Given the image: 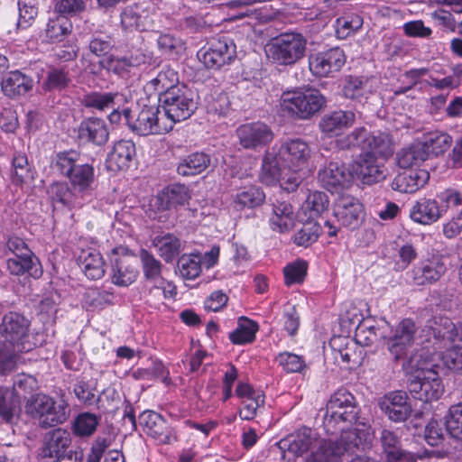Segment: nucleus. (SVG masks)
<instances>
[{
	"instance_id": "26",
	"label": "nucleus",
	"mask_w": 462,
	"mask_h": 462,
	"mask_svg": "<svg viewBox=\"0 0 462 462\" xmlns=\"http://www.w3.org/2000/svg\"><path fill=\"white\" fill-rule=\"evenodd\" d=\"M352 174L344 163L330 162L319 171L318 180L330 192H337L351 181Z\"/></svg>"
},
{
	"instance_id": "54",
	"label": "nucleus",
	"mask_w": 462,
	"mask_h": 462,
	"mask_svg": "<svg viewBox=\"0 0 462 462\" xmlns=\"http://www.w3.org/2000/svg\"><path fill=\"white\" fill-rule=\"evenodd\" d=\"M321 229L319 223L308 221L295 233L293 241L299 246L308 247L318 240Z\"/></svg>"
},
{
	"instance_id": "17",
	"label": "nucleus",
	"mask_w": 462,
	"mask_h": 462,
	"mask_svg": "<svg viewBox=\"0 0 462 462\" xmlns=\"http://www.w3.org/2000/svg\"><path fill=\"white\" fill-rule=\"evenodd\" d=\"M346 63L342 49L336 47L313 54L309 59L311 73L317 77H329L338 72Z\"/></svg>"
},
{
	"instance_id": "48",
	"label": "nucleus",
	"mask_w": 462,
	"mask_h": 462,
	"mask_svg": "<svg viewBox=\"0 0 462 462\" xmlns=\"http://www.w3.org/2000/svg\"><path fill=\"white\" fill-rule=\"evenodd\" d=\"M139 257L142 263V268L145 282L158 281L162 282L164 279L162 276V264L157 260L153 254L146 249H141Z\"/></svg>"
},
{
	"instance_id": "8",
	"label": "nucleus",
	"mask_w": 462,
	"mask_h": 462,
	"mask_svg": "<svg viewBox=\"0 0 462 462\" xmlns=\"http://www.w3.org/2000/svg\"><path fill=\"white\" fill-rule=\"evenodd\" d=\"M26 412L37 420L42 428L55 427L64 423L69 416L68 402L55 400L46 394H35L26 403Z\"/></svg>"
},
{
	"instance_id": "27",
	"label": "nucleus",
	"mask_w": 462,
	"mask_h": 462,
	"mask_svg": "<svg viewBox=\"0 0 462 462\" xmlns=\"http://www.w3.org/2000/svg\"><path fill=\"white\" fill-rule=\"evenodd\" d=\"M380 408L394 422L405 421L411 413L408 394L394 391L386 394L379 403Z\"/></svg>"
},
{
	"instance_id": "20",
	"label": "nucleus",
	"mask_w": 462,
	"mask_h": 462,
	"mask_svg": "<svg viewBox=\"0 0 462 462\" xmlns=\"http://www.w3.org/2000/svg\"><path fill=\"white\" fill-rule=\"evenodd\" d=\"M447 272L445 258L441 254H434L422 260L412 271V280L418 286L430 285L438 281Z\"/></svg>"
},
{
	"instance_id": "51",
	"label": "nucleus",
	"mask_w": 462,
	"mask_h": 462,
	"mask_svg": "<svg viewBox=\"0 0 462 462\" xmlns=\"http://www.w3.org/2000/svg\"><path fill=\"white\" fill-rule=\"evenodd\" d=\"M180 274L188 280L197 278L201 273V256L199 254H183L178 260Z\"/></svg>"
},
{
	"instance_id": "4",
	"label": "nucleus",
	"mask_w": 462,
	"mask_h": 462,
	"mask_svg": "<svg viewBox=\"0 0 462 462\" xmlns=\"http://www.w3.org/2000/svg\"><path fill=\"white\" fill-rule=\"evenodd\" d=\"M52 167L62 176L69 179L70 185L82 195L88 202L93 198L95 183L94 167L88 163L80 162V154L69 150L58 152Z\"/></svg>"
},
{
	"instance_id": "30",
	"label": "nucleus",
	"mask_w": 462,
	"mask_h": 462,
	"mask_svg": "<svg viewBox=\"0 0 462 462\" xmlns=\"http://www.w3.org/2000/svg\"><path fill=\"white\" fill-rule=\"evenodd\" d=\"M430 173L423 169L409 170L401 172L392 181V189L402 193H413L429 180Z\"/></svg>"
},
{
	"instance_id": "46",
	"label": "nucleus",
	"mask_w": 462,
	"mask_h": 462,
	"mask_svg": "<svg viewBox=\"0 0 462 462\" xmlns=\"http://www.w3.org/2000/svg\"><path fill=\"white\" fill-rule=\"evenodd\" d=\"M152 243L159 255L167 263L171 262L180 252V240L172 234L156 236Z\"/></svg>"
},
{
	"instance_id": "11",
	"label": "nucleus",
	"mask_w": 462,
	"mask_h": 462,
	"mask_svg": "<svg viewBox=\"0 0 462 462\" xmlns=\"http://www.w3.org/2000/svg\"><path fill=\"white\" fill-rule=\"evenodd\" d=\"M307 41L302 34L285 32L273 38L267 45V56L274 63L291 66L300 60L306 51Z\"/></svg>"
},
{
	"instance_id": "53",
	"label": "nucleus",
	"mask_w": 462,
	"mask_h": 462,
	"mask_svg": "<svg viewBox=\"0 0 462 462\" xmlns=\"http://www.w3.org/2000/svg\"><path fill=\"white\" fill-rule=\"evenodd\" d=\"M257 330L258 326L254 321L242 317L238 328L230 334L229 337L234 344L250 343L254 339Z\"/></svg>"
},
{
	"instance_id": "36",
	"label": "nucleus",
	"mask_w": 462,
	"mask_h": 462,
	"mask_svg": "<svg viewBox=\"0 0 462 462\" xmlns=\"http://www.w3.org/2000/svg\"><path fill=\"white\" fill-rule=\"evenodd\" d=\"M355 121L354 112L338 110L325 115L319 122V127L328 135H337L343 128L351 126Z\"/></svg>"
},
{
	"instance_id": "12",
	"label": "nucleus",
	"mask_w": 462,
	"mask_h": 462,
	"mask_svg": "<svg viewBox=\"0 0 462 462\" xmlns=\"http://www.w3.org/2000/svg\"><path fill=\"white\" fill-rule=\"evenodd\" d=\"M358 419L355 397L346 389L335 392L326 405L323 423L327 430H334L339 423H354Z\"/></svg>"
},
{
	"instance_id": "16",
	"label": "nucleus",
	"mask_w": 462,
	"mask_h": 462,
	"mask_svg": "<svg viewBox=\"0 0 462 462\" xmlns=\"http://www.w3.org/2000/svg\"><path fill=\"white\" fill-rule=\"evenodd\" d=\"M417 328L411 319H402L387 338V349L395 361L404 358L414 344Z\"/></svg>"
},
{
	"instance_id": "62",
	"label": "nucleus",
	"mask_w": 462,
	"mask_h": 462,
	"mask_svg": "<svg viewBox=\"0 0 462 462\" xmlns=\"http://www.w3.org/2000/svg\"><path fill=\"white\" fill-rule=\"evenodd\" d=\"M100 65L108 71L123 76L135 63L132 58L109 56L100 60Z\"/></svg>"
},
{
	"instance_id": "57",
	"label": "nucleus",
	"mask_w": 462,
	"mask_h": 462,
	"mask_svg": "<svg viewBox=\"0 0 462 462\" xmlns=\"http://www.w3.org/2000/svg\"><path fill=\"white\" fill-rule=\"evenodd\" d=\"M84 303L88 308L102 309L106 305L113 304L112 292L97 288L88 289L83 296Z\"/></svg>"
},
{
	"instance_id": "33",
	"label": "nucleus",
	"mask_w": 462,
	"mask_h": 462,
	"mask_svg": "<svg viewBox=\"0 0 462 462\" xmlns=\"http://www.w3.org/2000/svg\"><path fill=\"white\" fill-rule=\"evenodd\" d=\"M428 323L426 328L431 332L436 343L447 346L450 343L456 342L458 335V324H454L450 319L446 317L434 318Z\"/></svg>"
},
{
	"instance_id": "38",
	"label": "nucleus",
	"mask_w": 462,
	"mask_h": 462,
	"mask_svg": "<svg viewBox=\"0 0 462 462\" xmlns=\"http://www.w3.org/2000/svg\"><path fill=\"white\" fill-rule=\"evenodd\" d=\"M265 199L263 191L256 186H247L237 190L233 197V206L236 210L254 208L261 206Z\"/></svg>"
},
{
	"instance_id": "63",
	"label": "nucleus",
	"mask_w": 462,
	"mask_h": 462,
	"mask_svg": "<svg viewBox=\"0 0 462 462\" xmlns=\"http://www.w3.org/2000/svg\"><path fill=\"white\" fill-rule=\"evenodd\" d=\"M70 79L63 69H52L48 72L42 88L47 91L61 90L68 87Z\"/></svg>"
},
{
	"instance_id": "2",
	"label": "nucleus",
	"mask_w": 462,
	"mask_h": 462,
	"mask_svg": "<svg viewBox=\"0 0 462 462\" xmlns=\"http://www.w3.org/2000/svg\"><path fill=\"white\" fill-rule=\"evenodd\" d=\"M310 155L309 144L300 138L287 140L279 147L273 146L264 152L262 160V181L273 184L281 176L282 169L293 171L303 169L307 166Z\"/></svg>"
},
{
	"instance_id": "29",
	"label": "nucleus",
	"mask_w": 462,
	"mask_h": 462,
	"mask_svg": "<svg viewBox=\"0 0 462 462\" xmlns=\"http://www.w3.org/2000/svg\"><path fill=\"white\" fill-rule=\"evenodd\" d=\"M139 270L135 259L129 256L116 258L112 263V282L117 286L127 287L135 282Z\"/></svg>"
},
{
	"instance_id": "34",
	"label": "nucleus",
	"mask_w": 462,
	"mask_h": 462,
	"mask_svg": "<svg viewBox=\"0 0 462 462\" xmlns=\"http://www.w3.org/2000/svg\"><path fill=\"white\" fill-rule=\"evenodd\" d=\"M32 86L33 80L19 70L9 72L1 83L3 92L9 97L25 95Z\"/></svg>"
},
{
	"instance_id": "44",
	"label": "nucleus",
	"mask_w": 462,
	"mask_h": 462,
	"mask_svg": "<svg viewBox=\"0 0 462 462\" xmlns=\"http://www.w3.org/2000/svg\"><path fill=\"white\" fill-rule=\"evenodd\" d=\"M386 328L388 324L376 327L372 325L370 320H364L356 328V340L360 345L371 346L381 338H386Z\"/></svg>"
},
{
	"instance_id": "28",
	"label": "nucleus",
	"mask_w": 462,
	"mask_h": 462,
	"mask_svg": "<svg viewBox=\"0 0 462 462\" xmlns=\"http://www.w3.org/2000/svg\"><path fill=\"white\" fill-rule=\"evenodd\" d=\"M79 138L95 145H104L109 138L106 121L99 117H88L79 126Z\"/></svg>"
},
{
	"instance_id": "23",
	"label": "nucleus",
	"mask_w": 462,
	"mask_h": 462,
	"mask_svg": "<svg viewBox=\"0 0 462 462\" xmlns=\"http://www.w3.org/2000/svg\"><path fill=\"white\" fill-rule=\"evenodd\" d=\"M190 199V192L184 184L174 183L163 188L153 199L150 206L158 211L170 210L185 205Z\"/></svg>"
},
{
	"instance_id": "58",
	"label": "nucleus",
	"mask_w": 462,
	"mask_h": 462,
	"mask_svg": "<svg viewBox=\"0 0 462 462\" xmlns=\"http://www.w3.org/2000/svg\"><path fill=\"white\" fill-rule=\"evenodd\" d=\"M117 97V93L91 92L84 97L83 104L86 107L103 111L107 108H112L115 105V99Z\"/></svg>"
},
{
	"instance_id": "3",
	"label": "nucleus",
	"mask_w": 462,
	"mask_h": 462,
	"mask_svg": "<svg viewBox=\"0 0 462 462\" xmlns=\"http://www.w3.org/2000/svg\"><path fill=\"white\" fill-rule=\"evenodd\" d=\"M31 321L17 311L5 313L0 323V335L8 342L7 346L0 345V374H5L14 366V356L19 352H29L33 344L29 341Z\"/></svg>"
},
{
	"instance_id": "22",
	"label": "nucleus",
	"mask_w": 462,
	"mask_h": 462,
	"mask_svg": "<svg viewBox=\"0 0 462 462\" xmlns=\"http://www.w3.org/2000/svg\"><path fill=\"white\" fill-rule=\"evenodd\" d=\"M354 172L363 184L372 185L384 180L385 166L372 152H363L354 165Z\"/></svg>"
},
{
	"instance_id": "24",
	"label": "nucleus",
	"mask_w": 462,
	"mask_h": 462,
	"mask_svg": "<svg viewBox=\"0 0 462 462\" xmlns=\"http://www.w3.org/2000/svg\"><path fill=\"white\" fill-rule=\"evenodd\" d=\"M379 441L384 462H417L412 453L402 448L397 432L383 429L381 430Z\"/></svg>"
},
{
	"instance_id": "5",
	"label": "nucleus",
	"mask_w": 462,
	"mask_h": 462,
	"mask_svg": "<svg viewBox=\"0 0 462 462\" xmlns=\"http://www.w3.org/2000/svg\"><path fill=\"white\" fill-rule=\"evenodd\" d=\"M335 147L341 151L359 148L376 157H386L393 153V141L389 134L381 131L370 132L364 126L355 128L349 134L336 139Z\"/></svg>"
},
{
	"instance_id": "40",
	"label": "nucleus",
	"mask_w": 462,
	"mask_h": 462,
	"mask_svg": "<svg viewBox=\"0 0 462 462\" xmlns=\"http://www.w3.org/2000/svg\"><path fill=\"white\" fill-rule=\"evenodd\" d=\"M79 262L86 276L91 280H99L105 275V262L97 251H83Z\"/></svg>"
},
{
	"instance_id": "6",
	"label": "nucleus",
	"mask_w": 462,
	"mask_h": 462,
	"mask_svg": "<svg viewBox=\"0 0 462 462\" xmlns=\"http://www.w3.org/2000/svg\"><path fill=\"white\" fill-rule=\"evenodd\" d=\"M325 97L316 88L285 91L280 99L282 111L300 120L310 119L325 106Z\"/></svg>"
},
{
	"instance_id": "60",
	"label": "nucleus",
	"mask_w": 462,
	"mask_h": 462,
	"mask_svg": "<svg viewBox=\"0 0 462 462\" xmlns=\"http://www.w3.org/2000/svg\"><path fill=\"white\" fill-rule=\"evenodd\" d=\"M98 425V418L91 413L85 412L79 414L73 424V431L80 437L91 436Z\"/></svg>"
},
{
	"instance_id": "43",
	"label": "nucleus",
	"mask_w": 462,
	"mask_h": 462,
	"mask_svg": "<svg viewBox=\"0 0 462 462\" xmlns=\"http://www.w3.org/2000/svg\"><path fill=\"white\" fill-rule=\"evenodd\" d=\"M20 397L14 389L0 387V417L11 422L20 411Z\"/></svg>"
},
{
	"instance_id": "9",
	"label": "nucleus",
	"mask_w": 462,
	"mask_h": 462,
	"mask_svg": "<svg viewBox=\"0 0 462 462\" xmlns=\"http://www.w3.org/2000/svg\"><path fill=\"white\" fill-rule=\"evenodd\" d=\"M159 102L166 122H171V130L176 123L189 118L197 109L193 94L185 85L162 94Z\"/></svg>"
},
{
	"instance_id": "42",
	"label": "nucleus",
	"mask_w": 462,
	"mask_h": 462,
	"mask_svg": "<svg viewBox=\"0 0 462 462\" xmlns=\"http://www.w3.org/2000/svg\"><path fill=\"white\" fill-rule=\"evenodd\" d=\"M179 75L177 71L168 66L163 67L158 75L148 81L145 88L158 93L159 97L168 90L179 87Z\"/></svg>"
},
{
	"instance_id": "64",
	"label": "nucleus",
	"mask_w": 462,
	"mask_h": 462,
	"mask_svg": "<svg viewBox=\"0 0 462 462\" xmlns=\"http://www.w3.org/2000/svg\"><path fill=\"white\" fill-rule=\"evenodd\" d=\"M207 109L208 113L218 116H225L230 109L228 97L224 92H216L207 99Z\"/></svg>"
},
{
	"instance_id": "13",
	"label": "nucleus",
	"mask_w": 462,
	"mask_h": 462,
	"mask_svg": "<svg viewBox=\"0 0 462 462\" xmlns=\"http://www.w3.org/2000/svg\"><path fill=\"white\" fill-rule=\"evenodd\" d=\"M438 198L441 216L451 215V219L443 226V234L447 238H454L462 231V192L450 188L439 194Z\"/></svg>"
},
{
	"instance_id": "52",
	"label": "nucleus",
	"mask_w": 462,
	"mask_h": 462,
	"mask_svg": "<svg viewBox=\"0 0 462 462\" xmlns=\"http://www.w3.org/2000/svg\"><path fill=\"white\" fill-rule=\"evenodd\" d=\"M364 21L359 14H351L336 20V33L339 39H346L363 26Z\"/></svg>"
},
{
	"instance_id": "31",
	"label": "nucleus",
	"mask_w": 462,
	"mask_h": 462,
	"mask_svg": "<svg viewBox=\"0 0 462 462\" xmlns=\"http://www.w3.org/2000/svg\"><path fill=\"white\" fill-rule=\"evenodd\" d=\"M409 214L412 221L421 225L433 224L442 217L439 201L428 198L415 201Z\"/></svg>"
},
{
	"instance_id": "21",
	"label": "nucleus",
	"mask_w": 462,
	"mask_h": 462,
	"mask_svg": "<svg viewBox=\"0 0 462 462\" xmlns=\"http://www.w3.org/2000/svg\"><path fill=\"white\" fill-rule=\"evenodd\" d=\"M236 53V45L233 41L223 37L213 42L208 51L199 52V58L207 68L217 69L231 63Z\"/></svg>"
},
{
	"instance_id": "41",
	"label": "nucleus",
	"mask_w": 462,
	"mask_h": 462,
	"mask_svg": "<svg viewBox=\"0 0 462 462\" xmlns=\"http://www.w3.org/2000/svg\"><path fill=\"white\" fill-rule=\"evenodd\" d=\"M396 160L399 167L408 169L420 165L428 157L420 142L418 141L401 149L396 154Z\"/></svg>"
},
{
	"instance_id": "7",
	"label": "nucleus",
	"mask_w": 462,
	"mask_h": 462,
	"mask_svg": "<svg viewBox=\"0 0 462 462\" xmlns=\"http://www.w3.org/2000/svg\"><path fill=\"white\" fill-rule=\"evenodd\" d=\"M415 356H411L409 361L403 364V369L406 373L415 370V374L411 375L408 382V390L413 398L428 402L438 400L444 392L441 379L437 371L420 367L414 364Z\"/></svg>"
},
{
	"instance_id": "18",
	"label": "nucleus",
	"mask_w": 462,
	"mask_h": 462,
	"mask_svg": "<svg viewBox=\"0 0 462 462\" xmlns=\"http://www.w3.org/2000/svg\"><path fill=\"white\" fill-rule=\"evenodd\" d=\"M333 215L340 226L356 229L364 220V206L352 196H340L335 201Z\"/></svg>"
},
{
	"instance_id": "47",
	"label": "nucleus",
	"mask_w": 462,
	"mask_h": 462,
	"mask_svg": "<svg viewBox=\"0 0 462 462\" xmlns=\"http://www.w3.org/2000/svg\"><path fill=\"white\" fill-rule=\"evenodd\" d=\"M7 269L13 275H23L25 273L38 276L42 272L38 268V259L34 255L14 256L7 260Z\"/></svg>"
},
{
	"instance_id": "25",
	"label": "nucleus",
	"mask_w": 462,
	"mask_h": 462,
	"mask_svg": "<svg viewBox=\"0 0 462 462\" xmlns=\"http://www.w3.org/2000/svg\"><path fill=\"white\" fill-rule=\"evenodd\" d=\"M47 194L53 205L60 204L62 207L81 208L88 203L71 185L66 181H54L47 188Z\"/></svg>"
},
{
	"instance_id": "55",
	"label": "nucleus",
	"mask_w": 462,
	"mask_h": 462,
	"mask_svg": "<svg viewBox=\"0 0 462 462\" xmlns=\"http://www.w3.org/2000/svg\"><path fill=\"white\" fill-rule=\"evenodd\" d=\"M328 197L324 192L314 191L308 195L302 205V209L308 211L309 217L312 218L328 210Z\"/></svg>"
},
{
	"instance_id": "10",
	"label": "nucleus",
	"mask_w": 462,
	"mask_h": 462,
	"mask_svg": "<svg viewBox=\"0 0 462 462\" xmlns=\"http://www.w3.org/2000/svg\"><path fill=\"white\" fill-rule=\"evenodd\" d=\"M123 115L129 129L138 135L162 134L171 131V122H166L160 106L145 105L136 115L125 108Z\"/></svg>"
},
{
	"instance_id": "61",
	"label": "nucleus",
	"mask_w": 462,
	"mask_h": 462,
	"mask_svg": "<svg viewBox=\"0 0 462 462\" xmlns=\"http://www.w3.org/2000/svg\"><path fill=\"white\" fill-rule=\"evenodd\" d=\"M19 20L17 26L22 29L29 27L38 15L36 0H19Z\"/></svg>"
},
{
	"instance_id": "32",
	"label": "nucleus",
	"mask_w": 462,
	"mask_h": 462,
	"mask_svg": "<svg viewBox=\"0 0 462 462\" xmlns=\"http://www.w3.org/2000/svg\"><path fill=\"white\" fill-rule=\"evenodd\" d=\"M135 144L130 140H120L114 144L107 157V168L110 171L128 169L135 156Z\"/></svg>"
},
{
	"instance_id": "1",
	"label": "nucleus",
	"mask_w": 462,
	"mask_h": 462,
	"mask_svg": "<svg viewBox=\"0 0 462 462\" xmlns=\"http://www.w3.org/2000/svg\"><path fill=\"white\" fill-rule=\"evenodd\" d=\"M335 440L321 439L310 428L302 427L280 441L281 448H286L297 457L308 454L305 462H342L345 455L355 452L360 443L357 430H346Z\"/></svg>"
},
{
	"instance_id": "37",
	"label": "nucleus",
	"mask_w": 462,
	"mask_h": 462,
	"mask_svg": "<svg viewBox=\"0 0 462 462\" xmlns=\"http://www.w3.org/2000/svg\"><path fill=\"white\" fill-rule=\"evenodd\" d=\"M210 156L205 152H193L184 157L177 167L179 175L189 177L203 172L210 165Z\"/></svg>"
},
{
	"instance_id": "39",
	"label": "nucleus",
	"mask_w": 462,
	"mask_h": 462,
	"mask_svg": "<svg viewBox=\"0 0 462 462\" xmlns=\"http://www.w3.org/2000/svg\"><path fill=\"white\" fill-rule=\"evenodd\" d=\"M452 138L446 133L440 131L430 132L424 134V140L420 142L427 157L439 156L443 154L451 145Z\"/></svg>"
},
{
	"instance_id": "35",
	"label": "nucleus",
	"mask_w": 462,
	"mask_h": 462,
	"mask_svg": "<svg viewBox=\"0 0 462 462\" xmlns=\"http://www.w3.org/2000/svg\"><path fill=\"white\" fill-rule=\"evenodd\" d=\"M295 223L292 206L286 201H277L273 204V214L270 217L271 227L280 233L291 229Z\"/></svg>"
},
{
	"instance_id": "59",
	"label": "nucleus",
	"mask_w": 462,
	"mask_h": 462,
	"mask_svg": "<svg viewBox=\"0 0 462 462\" xmlns=\"http://www.w3.org/2000/svg\"><path fill=\"white\" fill-rule=\"evenodd\" d=\"M145 11L139 5H133L124 8L121 13V24L125 29H138L143 25Z\"/></svg>"
},
{
	"instance_id": "15",
	"label": "nucleus",
	"mask_w": 462,
	"mask_h": 462,
	"mask_svg": "<svg viewBox=\"0 0 462 462\" xmlns=\"http://www.w3.org/2000/svg\"><path fill=\"white\" fill-rule=\"evenodd\" d=\"M139 425L143 431L158 444L170 445L177 441L174 429L159 413L144 411L139 415Z\"/></svg>"
},
{
	"instance_id": "14",
	"label": "nucleus",
	"mask_w": 462,
	"mask_h": 462,
	"mask_svg": "<svg viewBox=\"0 0 462 462\" xmlns=\"http://www.w3.org/2000/svg\"><path fill=\"white\" fill-rule=\"evenodd\" d=\"M71 444L70 433L58 428L47 432L38 450L39 462H58L65 460V454Z\"/></svg>"
},
{
	"instance_id": "49",
	"label": "nucleus",
	"mask_w": 462,
	"mask_h": 462,
	"mask_svg": "<svg viewBox=\"0 0 462 462\" xmlns=\"http://www.w3.org/2000/svg\"><path fill=\"white\" fill-rule=\"evenodd\" d=\"M31 167L25 153L15 152L12 160V180L15 184H22L32 179Z\"/></svg>"
},
{
	"instance_id": "50",
	"label": "nucleus",
	"mask_w": 462,
	"mask_h": 462,
	"mask_svg": "<svg viewBox=\"0 0 462 462\" xmlns=\"http://www.w3.org/2000/svg\"><path fill=\"white\" fill-rule=\"evenodd\" d=\"M370 91L369 80L366 77L347 76L343 87V94L346 98L357 99Z\"/></svg>"
},
{
	"instance_id": "19",
	"label": "nucleus",
	"mask_w": 462,
	"mask_h": 462,
	"mask_svg": "<svg viewBox=\"0 0 462 462\" xmlns=\"http://www.w3.org/2000/svg\"><path fill=\"white\" fill-rule=\"evenodd\" d=\"M239 144L247 150H257L273 139L272 129L264 123L255 122L240 125L236 130Z\"/></svg>"
},
{
	"instance_id": "56",
	"label": "nucleus",
	"mask_w": 462,
	"mask_h": 462,
	"mask_svg": "<svg viewBox=\"0 0 462 462\" xmlns=\"http://www.w3.org/2000/svg\"><path fill=\"white\" fill-rule=\"evenodd\" d=\"M446 430L457 440H462V403L452 405L445 420Z\"/></svg>"
},
{
	"instance_id": "45",
	"label": "nucleus",
	"mask_w": 462,
	"mask_h": 462,
	"mask_svg": "<svg viewBox=\"0 0 462 462\" xmlns=\"http://www.w3.org/2000/svg\"><path fill=\"white\" fill-rule=\"evenodd\" d=\"M71 30L72 23L67 16L55 14L53 17L49 18L45 33L51 42H59L63 41L71 32Z\"/></svg>"
}]
</instances>
